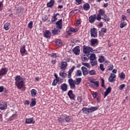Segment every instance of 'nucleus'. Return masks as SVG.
Segmentation results:
<instances>
[{"instance_id": "obj_1", "label": "nucleus", "mask_w": 130, "mask_h": 130, "mask_svg": "<svg viewBox=\"0 0 130 130\" xmlns=\"http://www.w3.org/2000/svg\"><path fill=\"white\" fill-rule=\"evenodd\" d=\"M15 86H16L19 89H21V88L25 87V78L21 77L20 76L18 75L15 77Z\"/></svg>"}, {"instance_id": "obj_2", "label": "nucleus", "mask_w": 130, "mask_h": 130, "mask_svg": "<svg viewBox=\"0 0 130 130\" xmlns=\"http://www.w3.org/2000/svg\"><path fill=\"white\" fill-rule=\"evenodd\" d=\"M76 80H73L72 78L68 79V83H69V85L71 89H76V85H79L81 83L82 78L81 77H79L76 78Z\"/></svg>"}, {"instance_id": "obj_3", "label": "nucleus", "mask_w": 130, "mask_h": 130, "mask_svg": "<svg viewBox=\"0 0 130 130\" xmlns=\"http://www.w3.org/2000/svg\"><path fill=\"white\" fill-rule=\"evenodd\" d=\"M83 53L85 54H88L89 53L92 52L93 51H94V50L91 47L84 45L83 46Z\"/></svg>"}, {"instance_id": "obj_4", "label": "nucleus", "mask_w": 130, "mask_h": 130, "mask_svg": "<svg viewBox=\"0 0 130 130\" xmlns=\"http://www.w3.org/2000/svg\"><path fill=\"white\" fill-rule=\"evenodd\" d=\"M91 38L98 37V30L96 28H92L90 29Z\"/></svg>"}, {"instance_id": "obj_5", "label": "nucleus", "mask_w": 130, "mask_h": 130, "mask_svg": "<svg viewBox=\"0 0 130 130\" xmlns=\"http://www.w3.org/2000/svg\"><path fill=\"white\" fill-rule=\"evenodd\" d=\"M9 69L7 68H3L0 70V77L5 76L7 74Z\"/></svg>"}, {"instance_id": "obj_6", "label": "nucleus", "mask_w": 130, "mask_h": 130, "mask_svg": "<svg viewBox=\"0 0 130 130\" xmlns=\"http://www.w3.org/2000/svg\"><path fill=\"white\" fill-rule=\"evenodd\" d=\"M99 41L98 39H91L90 40V45L92 47L96 46L98 45Z\"/></svg>"}, {"instance_id": "obj_7", "label": "nucleus", "mask_w": 130, "mask_h": 130, "mask_svg": "<svg viewBox=\"0 0 130 130\" xmlns=\"http://www.w3.org/2000/svg\"><path fill=\"white\" fill-rule=\"evenodd\" d=\"M72 51H73V52L76 55H80V46H76L75 48H74L73 50H72Z\"/></svg>"}, {"instance_id": "obj_8", "label": "nucleus", "mask_w": 130, "mask_h": 130, "mask_svg": "<svg viewBox=\"0 0 130 130\" xmlns=\"http://www.w3.org/2000/svg\"><path fill=\"white\" fill-rule=\"evenodd\" d=\"M98 109V107H91V108H88V110L87 112H86L85 113L86 115H88L90 113L96 111Z\"/></svg>"}, {"instance_id": "obj_9", "label": "nucleus", "mask_w": 130, "mask_h": 130, "mask_svg": "<svg viewBox=\"0 0 130 130\" xmlns=\"http://www.w3.org/2000/svg\"><path fill=\"white\" fill-rule=\"evenodd\" d=\"M67 95L71 100H75V99L76 98V96L73 94V92L72 90H70L68 91Z\"/></svg>"}, {"instance_id": "obj_10", "label": "nucleus", "mask_w": 130, "mask_h": 130, "mask_svg": "<svg viewBox=\"0 0 130 130\" xmlns=\"http://www.w3.org/2000/svg\"><path fill=\"white\" fill-rule=\"evenodd\" d=\"M68 63L66 61H61V67L60 69L63 71H64L67 69V67H68Z\"/></svg>"}, {"instance_id": "obj_11", "label": "nucleus", "mask_w": 130, "mask_h": 130, "mask_svg": "<svg viewBox=\"0 0 130 130\" xmlns=\"http://www.w3.org/2000/svg\"><path fill=\"white\" fill-rule=\"evenodd\" d=\"M116 75L115 74H111L110 76L109 77V78H108V81L111 83H113L116 81Z\"/></svg>"}, {"instance_id": "obj_12", "label": "nucleus", "mask_w": 130, "mask_h": 130, "mask_svg": "<svg viewBox=\"0 0 130 130\" xmlns=\"http://www.w3.org/2000/svg\"><path fill=\"white\" fill-rule=\"evenodd\" d=\"M25 45H23L22 47L20 49V53H21L22 56H24V54H25V55H28V53L27 51L25 49Z\"/></svg>"}, {"instance_id": "obj_13", "label": "nucleus", "mask_w": 130, "mask_h": 130, "mask_svg": "<svg viewBox=\"0 0 130 130\" xmlns=\"http://www.w3.org/2000/svg\"><path fill=\"white\" fill-rule=\"evenodd\" d=\"M43 36L44 37L49 39L52 36L51 32H50L49 30H46L45 32H44Z\"/></svg>"}, {"instance_id": "obj_14", "label": "nucleus", "mask_w": 130, "mask_h": 130, "mask_svg": "<svg viewBox=\"0 0 130 130\" xmlns=\"http://www.w3.org/2000/svg\"><path fill=\"white\" fill-rule=\"evenodd\" d=\"M35 122L36 121L34 120V117L28 118L25 120L26 124H35Z\"/></svg>"}, {"instance_id": "obj_15", "label": "nucleus", "mask_w": 130, "mask_h": 130, "mask_svg": "<svg viewBox=\"0 0 130 130\" xmlns=\"http://www.w3.org/2000/svg\"><path fill=\"white\" fill-rule=\"evenodd\" d=\"M96 19V15L95 14H94L93 15H91L90 17H89L88 18L89 22L91 24L93 23Z\"/></svg>"}, {"instance_id": "obj_16", "label": "nucleus", "mask_w": 130, "mask_h": 130, "mask_svg": "<svg viewBox=\"0 0 130 130\" xmlns=\"http://www.w3.org/2000/svg\"><path fill=\"white\" fill-rule=\"evenodd\" d=\"M61 30V29H60L55 28L53 30H52V34H53V35H60Z\"/></svg>"}, {"instance_id": "obj_17", "label": "nucleus", "mask_w": 130, "mask_h": 130, "mask_svg": "<svg viewBox=\"0 0 130 130\" xmlns=\"http://www.w3.org/2000/svg\"><path fill=\"white\" fill-rule=\"evenodd\" d=\"M7 107L8 105L7 102H3L0 104V109L1 110H4L6 109L7 108Z\"/></svg>"}, {"instance_id": "obj_18", "label": "nucleus", "mask_w": 130, "mask_h": 130, "mask_svg": "<svg viewBox=\"0 0 130 130\" xmlns=\"http://www.w3.org/2000/svg\"><path fill=\"white\" fill-rule=\"evenodd\" d=\"M76 69V67L75 66L72 67L69 71H68V78H71L72 77V74L74 72V70Z\"/></svg>"}, {"instance_id": "obj_19", "label": "nucleus", "mask_w": 130, "mask_h": 130, "mask_svg": "<svg viewBox=\"0 0 130 130\" xmlns=\"http://www.w3.org/2000/svg\"><path fill=\"white\" fill-rule=\"evenodd\" d=\"M61 90L63 91H66L68 89V84L66 83H63L60 85Z\"/></svg>"}, {"instance_id": "obj_20", "label": "nucleus", "mask_w": 130, "mask_h": 130, "mask_svg": "<svg viewBox=\"0 0 130 130\" xmlns=\"http://www.w3.org/2000/svg\"><path fill=\"white\" fill-rule=\"evenodd\" d=\"M90 6L88 3H85L83 5V9L85 11H88L90 10Z\"/></svg>"}, {"instance_id": "obj_21", "label": "nucleus", "mask_w": 130, "mask_h": 130, "mask_svg": "<svg viewBox=\"0 0 130 130\" xmlns=\"http://www.w3.org/2000/svg\"><path fill=\"white\" fill-rule=\"evenodd\" d=\"M81 70L84 77H85L86 75L88 74V71L86 68L82 67Z\"/></svg>"}, {"instance_id": "obj_22", "label": "nucleus", "mask_w": 130, "mask_h": 130, "mask_svg": "<svg viewBox=\"0 0 130 130\" xmlns=\"http://www.w3.org/2000/svg\"><path fill=\"white\" fill-rule=\"evenodd\" d=\"M18 115L16 113H15L11 115L8 119V121H12L16 119L17 118Z\"/></svg>"}, {"instance_id": "obj_23", "label": "nucleus", "mask_w": 130, "mask_h": 130, "mask_svg": "<svg viewBox=\"0 0 130 130\" xmlns=\"http://www.w3.org/2000/svg\"><path fill=\"white\" fill-rule=\"evenodd\" d=\"M127 25V20H122L121 23L120 24V28L122 29Z\"/></svg>"}, {"instance_id": "obj_24", "label": "nucleus", "mask_w": 130, "mask_h": 130, "mask_svg": "<svg viewBox=\"0 0 130 130\" xmlns=\"http://www.w3.org/2000/svg\"><path fill=\"white\" fill-rule=\"evenodd\" d=\"M111 91H112V88H111V87H108L105 92H104V98H105L107 96H108Z\"/></svg>"}, {"instance_id": "obj_25", "label": "nucleus", "mask_w": 130, "mask_h": 130, "mask_svg": "<svg viewBox=\"0 0 130 130\" xmlns=\"http://www.w3.org/2000/svg\"><path fill=\"white\" fill-rule=\"evenodd\" d=\"M59 15H60L59 13H58L56 14H53V16H52L51 18V22H54L56 21L57 20V18L56 17Z\"/></svg>"}, {"instance_id": "obj_26", "label": "nucleus", "mask_w": 130, "mask_h": 130, "mask_svg": "<svg viewBox=\"0 0 130 130\" xmlns=\"http://www.w3.org/2000/svg\"><path fill=\"white\" fill-rule=\"evenodd\" d=\"M82 60L83 62H87L89 59L88 55H84L81 57Z\"/></svg>"}, {"instance_id": "obj_27", "label": "nucleus", "mask_w": 130, "mask_h": 130, "mask_svg": "<svg viewBox=\"0 0 130 130\" xmlns=\"http://www.w3.org/2000/svg\"><path fill=\"white\" fill-rule=\"evenodd\" d=\"M11 24L9 23H6L5 25H4V29L6 30V31H8L11 28Z\"/></svg>"}, {"instance_id": "obj_28", "label": "nucleus", "mask_w": 130, "mask_h": 130, "mask_svg": "<svg viewBox=\"0 0 130 130\" xmlns=\"http://www.w3.org/2000/svg\"><path fill=\"white\" fill-rule=\"evenodd\" d=\"M54 4V0H50L49 3L47 4V7L52 8Z\"/></svg>"}, {"instance_id": "obj_29", "label": "nucleus", "mask_w": 130, "mask_h": 130, "mask_svg": "<svg viewBox=\"0 0 130 130\" xmlns=\"http://www.w3.org/2000/svg\"><path fill=\"white\" fill-rule=\"evenodd\" d=\"M90 83L91 84H94V87H98L99 86V82L98 81H93V80H90Z\"/></svg>"}, {"instance_id": "obj_30", "label": "nucleus", "mask_w": 130, "mask_h": 130, "mask_svg": "<svg viewBox=\"0 0 130 130\" xmlns=\"http://www.w3.org/2000/svg\"><path fill=\"white\" fill-rule=\"evenodd\" d=\"M30 93L31 96L35 97L37 94V91L35 89H32L30 90Z\"/></svg>"}, {"instance_id": "obj_31", "label": "nucleus", "mask_w": 130, "mask_h": 130, "mask_svg": "<svg viewBox=\"0 0 130 130\" xmlns=\"http://www.w3.org/2000/svg\"><path fill=\"white\" fill-rule=\"evenodd\" d=\"M65 120L67 122H71L73 121V119L72 117H69V116H67L65 117Z\"/></svg>"}, {"instance_id": "obj_32", "label": "nucleus", "mask_w": 130, "mask_h": 130, "mask_svg": "<svg viewBox=\"0 0 130 130\" xmlns=\"http://www.w3.org/2000/svg\"><path fill=\"white\" fill-rule=\"evenodd\" d=\"M98 60L100 63L104 62L105 60V57L104 56L102 55L99 57Z\"/></svg>"}, {"instance_id": "obj_33", "label": "nucleus", "mask_w": 130, "mask_h": 130, "mask_svg": "<svg viewBox=\"0 0 130 130\" xmlns=\"http://www.w3.org/2000/svg\"><path fill=\"white\" fill-rule=\"evenodd\" d=\"M36 105V99H31V102L30 104V107H34Z\"/></svg>"}, {"instance_id": "obj_34", "label": "nucleus", "mask_w": 130, "mask_h": 130, "mask_svg": "<svg viewBox=\"0 0 130 130\" xmlns=\"http://www.w3.org/2000/svg\"><path fill=\"white\" fill-rule=\"evenodd\" d=\"M89 59L90 61H93L95 59H96V55H95V54H90Z\"/></svg>"}, {"instance_id": "obj_35", "label": "nucleus", "mask_w": 130, "mask_h": 130, "mask_svg": "<svg viewBox=\"0 0 130 130\" xmlns=\"http://www.w3.org/2000/svg\"><path fill=\"white\" fill-rule=\"evenodd\" d=\"M57 121L59 123L62 124L64 122V119L61 117H58Z\"/></svg>"}, {"instance_id": "obj_36", "label": "nucleus", "mask_w": 130, "mask_h": 130, "mask_svg": "<svg viewBox=\"0 0 130 130\" xmlns=\"http://www.w3.org/2000/svg\"><path fill=\"white\" fill-rule=\"evenodd\" d=\"M105 14V10H103L102 9H100L99 11V14L98 15H102V16H104Z\"/></svg>"}, {"instance_id": "obj_37", "label": "nucleus", "mask_w": 130, "mask_h": 130, "mask_svg": "<svg viewBox=\"0 0 130 130\" xmlns=\"http://www.w3.org/2000/svg\"><path fill=\"white\" fill-rule=\"evenodd\" d=\"M70 30L73 33H76L79 30V28H74L73 27L70 28Z\"/></svg>"}, {"instance_id": "obj_38", "label": "nucleus", "mask_w": 130, "mask_h": 130, "mask_svg": "<svg viewBox=\"0 0 130 130\" xmlns=\"http://www.w3.org/2000/svg\"><path fill=\"white\" fill-rule=\"evenodd\" d=\"M70 105H71V107H74V108H76L78 106V104L77 102H73V103H71L70 104Z\"/></svg>"}, {"instance_id": "obj_39", "label": "nucleus", "mask_w": 130, "mask_h": 130, "mask_svg": "<svg viewBox=\"0 0 130 130\" xmlns=\"http://www.w3.org/2000/svg\"><path fill=\"white\" fill-rule=\"evenodd\" d=\"M83 0H75V5L79 6L82 4Z\"/></svg>"}, {"instance_id": "obj_40", "label": "nucleus", "mask_w": 130, "mask_h": 130, "mask_svg": "<svg viewBox=\"0 0 130 130\" xmlns=\"http://www.w3.org/2000/svg\"><path fill=\"white\" fill-rule=\"evenodd\" d=\"M76 76L77 77H81L82 76V72L80 70H78L76 72Z\"/></svg>"}, {"instance_id": "obj_41", "label": "nucleus", "mask_w": 130, "mask_h": 130, "mask_svg": "<svg viewBox=\"0 0 130 130\" xmlns=\"http://www.w3.org/2000/svg\"><path fill=\"white\" fill-rule=\"evenodd\" d=\"M50 56L52 58H56L57 57V53H51L50 54Z\"/></svg>"}, {"instance_id": "obj_42", "label": "nucleus", "mask_w": 130, "mask_h": 130, "mask_svg": "<svg viewBox=\"0 0 130 130\" xmlns=\"http://www.w3.org/2000/svg\"><path fill=\"white\" fill-rule=\"evenodd\" d=\"M119 77L120 79H124L125 78V75L124 73H121L119 74Z\"/></svg>"}, {"instance_id": "obj_43", "label": "nucleus", "mask_w": 130, "mask_h": 130, "mask_svg": "<svg viewBox=\"0 0 130 130\" xmlns=\"http://www.w3.org/2000/svg\"><path fill=\"white\" fill-rule=\"evenodd\" d=\"M95 72L94 70H92L91 71H88V74H89L90 76H93L95 75Z\"/></svg>"}, {"instance_id": "obj_44", "label": "nucleus", "mask_w": 130, "mask_h": 130, "mask_svg": "<svg viewBox=\"0 0 130 130\" xmlns=\"http://www.w3.org/2000/svg\"><path fill=\"white\" fill-rule=\"evenodd\" d=\"M97 61L96 60H91L90 63L92 67L95 66L97 64Z\"/></svg>"}, {"instance_id": "obj_45", "label": "nucleus", "mask_w": 130, "mask_h": 130, "mask_svg": "<svg viewBox=\"0 0 130 130\" xmlns=\"http://www.w3.org/2000/svg\"><path fill=\"white\" fill-rule=\"evenodd\" d=\"M67 74L64 73V71H63V72L59 73V76L62 77V78H65Z\"/></svg>"}, {"instance_id": "obj_46", "label": "nucleus", "mask_w": 130, "mask_h": 130, "mask_svg": "<svg viewBox=\"0 0 130 130\" xmlns=\"http://www.w3.org/2000/svg\"><path fill=\"white\" fill-rule=\"evenodd\" d=\"M100 69L102 70V71L104 72L105 71V68L104 64H100Z\"/></svg>"}, {"instance_id": "obj_47", "label": "nucleus", "mask_w": 130, "mask_h": 130, "mask_svg": "<svg viewBox=\"0 0 130 130\" xmlns=\"http://www.w3.org/2000/svg\"><path fill=\"white\" fill-rule=\"evenodd\" d=\"M4 0H3L1 2H0V11L3 10L4 8Z\"/></svg>"}, {"instance_id": "obj_48", "label": "nucleus", "mask_w": 130, "mask_h": 130, "mask_svg": "<svg viewBox=\"0 0 130 130\" xmlns=\"http://www.w3.org/2000/svg\"><path fill=\"white\" fill-rule=\"evenodd\" d=\"M55 44L58 46H61L62 45V43L59 40L56 41Z\"/></svg>"}, {"instance_id": "obj_49", "label": "nucleus", "mask_w": 130, "mask_h": 130, "mask_svg": "<svg viewBox=\"0 0 130 130\" xmlns=\"http://www.w3.org/2000/svg\"><path fill=\"white\" fill-rule=\"evenodd\" d=\"M30 29H31L33 27V22L30 21L28 25H27Z\"/></svg>"}, {"instance_id": "obj_50", "label": "nucleus", "mask_w": 130, "mask_h": 130, "mask_svg": "<svg viewBox=\"0 0 130 130\" xmlns=\"http://www.w3.org/2000/svg\"><path fill=\"white\" fill-rule=\"evenodd\" d=\"M56 28L59 29H62V24H56Z\"/></svg>"}, {"instance_id": "obj_51", "label": "nucleus", "mask_w": 130, "mask_h": 130, "mask_svg": "<svg viewBox=\"0 0 130 130\" xmlns=\"http://www.w3.org/2000/svg\"><path fill=\"white\" fill-rule=\"evenodd\" d=\"M48 20V17L47 16V15H45L42 18V20L44 22L47 21Z\"/></svg>"}, {"instance_id": "obj_52", "label": "nucleus", "mask_w": 130, "mask_h": 130, "mask_svg": "<svg viewBox=\"0 0 130 130\" xmlns=\"http://www.w3.org/2000/svg\"><path fill=\"white\" fill-rule=\"evenodd\" d=\"M56 25H62V19H60L59 21L56 22Z\"/></svg>"}, {"instance_id": "obj_53", "label": "nucleus", "mask_w": 130, "mask_h": 130, "mask_svg": "<svg viewBox=\"0 0 130 130\" xmlns=\"http://www.w3.org/2000/svg\"><path fill=\"white\" fill-rule=\"evenodd\" d=\"M114 68V66L112 64H111L108 67V71H112Z\"/></svg>"}, {"instance_id": "obj_54", "label": "nucleus", "mask_w": 130, "mask_h": 130, "mask_svg": "<svg viewBox=\"0 0 130 130\" xmlns=\"http://www.w3.org/2000/svg\"><path fill=\"white\" fill-rule=\"evenodd\" d=\"M80 24H81V21H80V19H78L77 20H76V27H78Z\"/></svg>"}, {"instance_id": "obj_55", "label": "nucleus", "mask_w": 130, "mask_h": 130, "mask_svg": "<svg viewBox=\"0 0 130 130\" xmlns=\"http://www.w3.org/2000/svg\"><path fill=\"white\" fill-rule=\"evenodd\" d=\"M102 16L101 15L98 14V16H96V19L98 21H101V19H102V18L101 17Z\"/></svg>"}, {"instance_id": "obj_56", "label": "nucleus", "mask_w": 130, "mask_h": 130, "mask_svg": "<svg viewBox=\"0 0 130 130\" xmlns=\"http://www.w3.org/2000/svg\"><path fill=\"white\" fill-rule=\"evenodd\" d=\"M124 87H125V84H121L119 86V89L120 90H122L124 89Z\"/></svg>"}, {"instance_id": "obj_57", "label": "nucleus", "mask_w": 130, "mask_h": 130, "mask_svg": "<svg viewBox=\"0 0 130 130\" xmlns=\"http://www.w3.org/2000/svg\"><path fill=\"white\" fill-rule=\"evenodd\" d=\"M82 65L88 68H90V66L89 63H82Z\"/></svg>"}, {"instance_id": "obj_58", "label": "nucleus", "mask_w": 130, "mask_h": 130, "mask_svg": "<svg viewBox=\"0 0 130 130\" xmlns=\"http://www.w3.org/2000/svg\"><path fill=\"white\" fill-rule=\"evenodd\" d=\"M51 63L52 64L55 65L56 63V59H52L51 61Z\"/></svg>"}, {"instance_id": "obj_59", "label": "nucleus", "mask_w": 130, "mask_h": 130, "mask_svg": "<svg viewBox=\"0 0 130 130\" xmlns=\"http://www.w3.org/2000/svg\"><path fill=\"white\" fill-rule=\"evenodd\" d=\"M98 95V93L96 91L94 92L93 94H92V97H93L94 98H96Z\"/></svg>"}, {"instance_id": "obj_60", "label": "nucleus", "mask_w": 130, "mask_h": 130, "mask_svg": "<svg viewBox=\"0 0 130 130\" xmlns=\"http://www.w3.org/2000/svg\"><path fill=\"white\" fill-rule=\"evenodd\" d=\"M58 83V82L57 81H56L55 80H53V83H52V86H56V85Z\"/></svg>"}, {"instance_id": "obj_61", "label": "nucleus", "mask_w": 130, "mask_h": 130, "mask_svg": "<svg viewBox=\"0 0 130 130\" xmlns=\"http://www.w3.org/2000/svg\"><path fill=\"white\" fill-rule=\"evenodd\" d=\"M102 19L105 22H108V21H110V18H102Z\"/></svg>"}, {"instance_id": "obj_62", "label": "nucleus", "mask_w": 130, "mask_h": 130, "mask_svg": "<svg viewBox=\"0 0 130 130\" xmlns=\"http://www.w3.org/2000/svg\"><path fill=\"white\" fill-rule=\"evenodd\" d=\"M77 101L79 102V103H81V102L82 101V98L81 96H78L77 98Z\"/></svg>"}, {"instance_id": "obj_63", "label": "nucleus", "mask_w": 130, "mask_h": 130, "mask_svg": "<svg viewBox=\"0 0 130 130\" xmlns=\"http://www.w3.org/2000/svg\"><path fill=\"white\" fill-rule=\"evenodd\" d=\"M101 31H102V33H106V28H102V29H101Z\"/></svg>"}, {"instance_id": "obj_64", "label": "nucleus", "mask_w": 130, "mask_h": 130, "mask_svg": "<svg viewBox=\"0 0 130 130\" xmlns=\"http://www.w3.org/2000/svg\"><path fill=\"white\" fill-rule=\"evenodd\" d=\"M82 111H83V112H84V111L87 112V111H89V108H86V107H83L82 108Z\"/></svg>"}]
</instances>
